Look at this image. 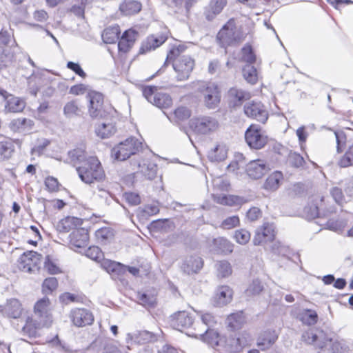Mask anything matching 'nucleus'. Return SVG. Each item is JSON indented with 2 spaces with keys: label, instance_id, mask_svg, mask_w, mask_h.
<instances>
[{
  "label": "nucleus",
  "instance_id": "obj_1",
  "mask_svg": "<svg viewBox=\"0 0 353 353\" xmlns=\"http://www.w3.org/2000/svg\"><path fill=\"white\" fill-rule=\"evenodd\" d=\"M185 48L179 45L172 48L168 53L165 63L172 61L173 68L178 81L187 80L194 66V61L187 55H181Z\"/></svg>",
  "mask_w": 353,
  "mask_h": 353
},
{
  "label": "nucleus",
  "instance_id": "obj_2",
  "mask_svg": "<svg viewBox=\"0 0 353 353\" xmlns=\"http://www.w3.org/2000/svg\"><path fill=\"white\" fill-rule=\"evenodd\" d=\"M77 171L81 180L88 184L100 181L105 176L101 163L93 156H89L83 165L77 167Z\"/></svg>",
  "mask_w": 353,
  "mask_h": 353
},
{
  "label": "nucleus",
  "instance_id": "obj_3",
  "mask_svg": "<svg viewBox=\"0 0 353 353\" xmlns=\"http://www.w3.org/2000/svg\"><path fill=\"white\" fill-rule=\"evenodd\" d=\"M198 92L201 94V101L208 109H215L221 101V91L219 86L213 82H200L198 83Z\"/></svg>",
  "mask_w": 353,
  "mask_h": 353
},
{
  "label": "nucleus",
  "instance_id": "obj_4",
  "mask_svg": "<svg viewBox=\"0 0 353 353\" xmlns=\"http://www.w3.org/2000/svg\"><path fill=\"white\" fill-rule=\"evenodd\" d=\"M142 148V142L134 137H130L119 143L112 150L115 159L125 161L138 153Z\"/></svg>",
  "mask_w": 353,
  "mask_h": 353
},
{
  "label": "nucleus",
  "instance_id": "obj_5",
  "mask_svg": "<svg viewBox=\"0 0 353 353\" xmlns=\"http://www.w3.org/2000/svg\"><path fill=\"white\" fill-rule=\"evenodd\" d=\"M245 34L236 26L234 19H230L217 34V39L223 47L239 43L244 39Z\"/></svg>",
  "mask_w": 353,
  "mask_h": 353
},
{
  "label": "nucleus",
  "instance_id": "obj_6",
  "mask_svg": "<svg viewBox=\"0 0 353 353\" xmlns=\"http://www.w3.org/2000/svg\"><path fill=\"white\" fill-rule=\"evenodd\" d=\"M246 143L250 148L259 150L263 148L268 143V136L262 128L255 124H252L245 132Z\"/></svg>",
  "mask_w": 353,
  "mask_h": 353
},
{
  "label": "nucleus",
  "instance_id": "obj_7",
  "mask_svg": "<svg viewBox=\"0 0 353 353\" xmlns=\"http://www.w3.org/2000/svg\"><path fill=\"white\" fill-rule=\"evenodd\" d=\"M190 125L192 130L198 134H208L214 132L219 128L218 121L210 116L192 119Z\"/></svg>",
  "mask_w": 353,
  "mask_h": 353
},
{
  "label": "nucleus",
  "instance_id": "obj_8",
  "mask_svg": "<svg viewBox=\"0 0 353 353\" xmlns=\"http://www.w3.org/2000/svg\"><path fill=\"white\" fill-rule=\"evenodd\" d=\"M51 303L48 298L43 297L37 301L34 307L35 316L40 321V325L50 327L52 323Z\"/></svg>",
  "mask_w": 353,
  "mask_h": 353
},
{
  "label": "nucleus",
  "instance_id": "obj_9",
  "mask_svg": "<svg viewBox=\"0 0 353 353\" xmlns=\"http://www.w3.org/2000/svg\"><path fill=\"white\" fill-rule=\"evenodd\" d=\"M186 334L190 336L203 341L213 347L221 345V337L214 330L203 327V329L199 328L197 330L196 328L194 327V330H191Z\"/></svg>",
  "mask_w": 353,
  "mask_h": 353
},
{
  "label": "nucleus",
  "instance_id": "obj_10",
  "mask_svg": "<svg viewBox=\"0 0 353 353\" xmlns=\"http://www.w3.org/2000/svg\"><path fill=\"white\" fill-rule=\"evenodd\" d=\"M41 254L34 251L23 253L18 260V268L24 272L32 273L39 270Z\"/></svg>",
  "mask_w": 353,
  "mask_h": 353
},
{
  "label": "nucleus",
  "instance_id": "obj_11",
  "mask_svg": "<svg viewBox=\"0 0 353 353\" xmlns=\"http://www.w3.org/2000/svg\"><path fill=\"white\" fill-rule=\"evenodd\" d=\"M244 112L248 117L256 119L262 123H264L268 118L266 109L259 101L247 102L244 105Z\"/></svg>",
  "mask_w": 353,
  "mask_h": 353
},
{
  "label": "nucleus",
  "instance_id": "obj_12",
  "mask_svg": "<svg viewBox=\"0 0 353 353\" xmlns=\"http://www.w3.org/2000/svg\"><path fill=\"white\" fill-rule=\"evenodd\" d=\"M70 318L76 327L91 325L94 321L92 313L85 308H74L70 311Z\"/></svg>",
  "mask_w": 353,
  "mask_h": 353
},
{
  "label": "nucleus",
  "instance_id": "obj_13",
  "mask_svg": "<svg viewBox=\"0 0 353 353\" xmlns=\"http://www.w3.org/2000/svg\"><path fill=\"white\" fill-rule=\"evenodd\" d=\"M302 340L320 349L323 348L327 341L325 334L322 330L314 328H310L304 332L302 334Z\"/></svg>",
  "mask_w": 353,
  "mask_h": 353
},
{
  "label": "nucleus",
  "instance_id": "obj_14",
  "mask_svg": "<svg viewBox=\"0 0 353 353\" xmlns=\"http://www.w3.org/2000/svg\"><path fill=\"white\" fill-rule=\"evenodd\" d=\"M275 236V227L270 223H265L259 228L255 232L253 238V243L255 245H259L263 243L272 241Z\"/></svg>",
  "mask_w": 353,
  "mask_h": 353
},
{
  "label": "nucleus",
  "instance_id": "obj_15",
  "mask_svg": "<svg viewBox=\"0 0 353 353\" xmlns=\"http://www.w3.org/2000/svg\"><path fill=\"white\" fill-rule=\"evenodd\" d=\"M193 321L192 316L188 312L179 311L171 316L170 324L174 329L183 332L190 328Z\"/></svg>",
  "mask_w": 353,
  "mask_h": 353
},
{
  "label": "nucleus",
  "instance_id": "obj_16",
  "mask_svg": "<svg viewBox=\"0 0 353 353\" xmlns=\"http://www.w3.org/2000/svg\"><path fill=\"white\" fill-rule=\"evenodd\" d=\"M90 107L89 113L92 118L103 117V112L102 106L103 103V96L101 93L92 91L88 94Z\"/></svg>",
  "mask_w": 353,
  "mask_h": 353
},
{
  "label": "nucleus",
  "instance_id": "obj_17",
  "mask_svg": "<svg viewBox=\"0 0 353 353\" xmlns=\"http://www.w3.org/2000/svg\"><path fill=\"white\" fill-rule=\"evenodd\" d=\"M270 168L266 161L263 159H256L251 161L246 168L248 175L254 179L261 178L268 170Z\"/></svg>",
  "mask_w": 353,
  "mask_h": 353
},
{
  "label": "nucleus",
  "instance_id": "obj_18",
  "mask_svg": "<svg viewBox=\"0 0 353 353\" xmlns=\"http://www.w3.org/2000/svg\"><path fill=\"white\" fill-rule=\"evenodd\" d=\"M138 172L148 180L154 179L157 174V165L149 159H142L137 163Z\"/></svg>",
  "mask_w": 353,
  "mask_h": 353
},
{
  "label": "nucleus",
  "instance_id": "obj_19",
  "mask_svg": "<svg viewBox=\"0 0 353 353\" xmlns=\"http://www.w3.org/2000/svg\"><path fill=\"white\" fill-rule=\"evenodd\" d=\"M203 265V261L201 257L190 256L184 259L181 268L184 273L190 275L198 273Z\"/></svg>",
  "mask_w": 353,
  "mask_h": 353
},
{
  "label": "nucleus",
  "instance_id": "obj_20",
  "mask_svg": "<svg viewBox=\"0 0 353 353\" xmlns=\"http://www.w3.org/2000/svg\"><path fill=\"white\" fill-rule=\"evenodd\" d=\"M210 248L214 253L228 254L232 252L234 245L225 238L218 237L212 239Z\"/></svg>",
  "mask_w": 353,
  "mask_h": 353
},
{
  "label": "nucleus",
  "instance_id": "obj_21",
  "mask_svg": "<svg viewBox=\"0 0 353 353\" xmlns=\"http://www.w3.org/2000/svg\"><path fill=\"white\" fill-rule=\"evenodd\" d=\"M232 290L227 286L219 287L214 296L213 302L216 306L222 307L229 303L232 298Z\"/></svg>",
  "mask_w": 353,
  "mask_h": 353
},
{
  "label": "nucleus",
  "instance_id": "obj_22",
  "mask_svg": "<svg viewBox=\"0 0 353 353\" xmlns=\"http://www.w3.org/2000/svg\"><path fill=\"white\" fill-rule=\"evenodd\" d=\"M137 37V32L133 30H125L118 43L119 52H127L133 46Z\"/></svg>",
  "mask_w": 353,
  "mask_h": 353
},
{
  "label": "nucleus",
  "instance_id": "obj_23",
  "mask_svg": "<svg viewBox=\"0 0 353 353\" xmlns=\"http://www.w3.org/2000/svg\"><path fill=\"white\" fill-rule=\"evenodd\" d=\"M228 148L223 143H219L212 148L208 152V158L211 162L224 161L228 157Z\"/></svg>",
  "mask_w": 353,
  "mask_h": 353
},
{
  "label": "nucleus",
  "instance_id": "obj_24",
  "mask_svg": "<svg viewBox=\"0 0 353 353\" xmlns=\"http://www.w3.org/2000/svg\"><path fill=\"white\" fill-rule=\"evenodd\" d=\"M278 335L274 330H267L259 336L256 345L261 350L269 349L277 340Z\"/></svg>",
  "mask_w": 353,
  "mask_h": 353
},
{
  "label": "nucleus",
  "instance_id": "obj_25",
  "mask_svg": "<svg viewBox=\"0 0 353 353\" xmlns=\"http://www.w3.org/2000/svg\"><path fill=\"white\" fill-rule=\"evenodd\" d=\"M127 341H132L136 343L144 344L156 340V336L152 332L147 330L137 331L133 334H128Z\"/></svg>",
  "mask_w": 353,
  "mask_h": 353
},
{
  "label": "nucleus",
  "instance_id": "obj_26",
  "mask_svg": "<svg viewBox=\"0 0 353 353\" xmlns=\"http://www.w3.org/2000/svg\"><path fill=\"white\" fill-rule=\"evenodd\" d=\"M25 107V101L12 94H10L6 99L5 111L7 112H20Z\"/></svg>",
  "mask_w": 353,
  "mask_h": 353
},
{
  "label": "nucleus",
  "instance_id": "obj_27",
  "mask_svg": "<svg viewBox=\"0 0 353 353\" xmlns=\"http://www.w3.org/2000/svg\"><path fill=\"white\" fill-rule=\"evenodd\" d=\"M166 39L167 37L163 35L159 37H155L154 35L148 37L142 43L140 48V53L143 54L152 50H155L157 48L162 45Z\"/></svg>",
  "mask_w": 353,
  "mask_h": 353
},
{
  "label": "nucleus",
  "instance_id": "obj_28",
  "mask_svg": "<svg viewBox=\"0 0 353 353\" xmlns=\"http://www.w3.org/2000/svg\"><path fill=\"white\" fill-rule=\"evenodd\" d=\"M22 308L17 299L9 300L4 306L3 312L8 318L19 319L21 316Z\"/></svg>",
  "mask_w": 353,
  "mask_h": 353
},
{
  "label": "nucleus",
  "instance_id": "obj_29",
  "mask_svg": "<svg viewBox=\"0 0 353 353\" xmlns=\"http://www.w3.org/2000/svg\"><path fill=\"white\" fill-rule=\"evenodd\" d=\"M228 95L230 97V103L233 107L239 106L242 103L250 99V94L248 92L235 88L229 90Z\"/></svg>",
  "mask_w": 353,
  "mask_h": 353
},
{
  "label": "nucleus",
  "instance_id": "obj_30",
  "mask_svg": "<svg viewBox=\"0 0 353 353\" xmlns=\"http://www.w3.org/2000/svg\"><path fill=\"white\" fill-rule=\"evenodd\" d=\"M227 3V0H212L205 11V16L208 21L212 20L219 14Z\"/></svg>",
  "mask_w": 353,
  "mask_h": 353
},
{
  "label": "nucleus",
  "instance_id": "obj_31",
  "mask_svg": "<svg viewBox=\"0 0 353 353\" xmlns=\"http://www.w3.org/2000/svg\"><path fill=\"white\" fill-rule=\"evenodd\" d=\"M72 244L77 248L87 245L89 236L88 231L83 228L77 229L70 235Z\"/></svg>",
  "mask_w": 353,
  "mask_h": 353
},
{
  "label": "nucleus",
  "instance_id": "obj_32",
  "mask_svg": "<svg viewBox=\"0 0 353 353\" xmlns=\"http://www.w3.org/2000/svg\"><path fill=\"white\" fill-rule=\"evenodd\" d=\"M83 223L81 219L75 216H67L60 221L58 227L60 231L68 232L80 227Z\"/></svg>",
  "mask_w": 353,
  "mask_h": 353
},
{
  "label": "nucleus",
  "instance_id": "obj_33",
  "mask_svg": "<svg viewBox=\"0 0 353 353\" xmlns=\"http://www.w3.org/2000/svg\"><path fill=\"white\" fill-rule=\"evenodd\" d=\"M63 114L68 119L80 117L82 114V109L77 100H72L67 102L63 106Z\"/></svg>",
  "mask_w": 353,
  "mask_h": 353
},
{
  "label": "nucleus",
  "instance_id": "obj_34",
  "mask_svg": "<svg viewBox=\"0 0 353 353\" xmlns=\"http://www.w3.org/2000/svg\"><path fill=\"white\" fill-rule=\"evenodd\" d=\"M214 201L217 203L229 206H238L242 205L244 203L243 198L241 196L226 194H219L215 196Z\"/></svg>",
  "mask_w": 353,
  "mask_h": 353
},
{
  "label": "nucleus",
  "instance_id": "obj_35",
  "mask_svg": "<svg viewBox=\"0 0 353 353\" xmlns=\"http://www.w3.org/2000/svg\"><path fill=\"white\" fill-rule=\"evenodd\" d=\"M33 125V121L26 118L13 119L10 123V128L12 131L20 132H25L30 130Z\"/></svg>",
  "mask_w": 353,
  "mask_h": 353
},
{
  "label": "nucleus",
  "instance_id": "obj_36",
  "mask_svg": "<svg viewBox=\"0 0 353 353\" xmlns=\"http://www.w3.org/2000/svg\"><path fill=\"white\" fill-rule=\"evenodd\" d=\"M116 132L115 125L112 121H103L99 124L96 128V134L101 139L111 137Z\"/></svg>",
  "mask_w": 353,
  "mask_h": 353
},
{
  "label": "nucleus",
  "instance_id": "obj_37",
  "mask_svg": "<svg viewBox=\"0 0 353 353\" xmlns=\"http://www.w3.org/2000/svg\"><path fill=\"white\" fill-rule=\"evenodd\" d=\"M282 179L283 174L281 172H274L266 179L263 188L267 190L275 191L279 188Z\"/></svg>",
  "mask_w": 353,
  "mask_h": 353
},
{
  "label": "nucleus",
  "instance_id": "obj_38",
  "mask_svg": "<svg viewBox=\"0 0 353 353\" xmlns=\"http://www.w3.org/2000/svg\"><path fill=\"white\" fill-rule=\"evenodd\" d=\"M120 30L119 26L106 28L102 33V39L105 43H114L119 39Z\"/></svg>",
  "mask_w": 353,
  "mask_h": 353
},
{
  "label": "nucleus",
  "instance_id": "obj_39",
  "mask_svg": "<svg viewBox=\"0 0 353 353\" xmlns=\"http://www.w3.org/2000/svg\"><path fill=\"white\" fill-rule=\"evenodd\" d=\"M17 52V44L14 46H0V61L5 64L12 62Z\"/></svg>",
  "mask_w": 353,
  "mask_h": 353
},
{
  "label": "nucleus",
  "instance_id": "obj_40",
  "mask_svg": "<svg viewBox=\"0 0 353 353\" xmlns=\"http://www.w3.org/2000/svg\"><path fill=\"white\" fill-rule=\"evenodd\" d=\"M43 327L46 326L40 325V321L37 323L36 320L28 319L26 324L22 327V331L24 334L29 337H36L37 335V330Z\"/></svg>",
  "mask_w": 353,
  "mask_h": 353
},
{
  "label": "nucleus",
  "instance_id": "obj_41",
  "mask_svg": "<svg viewBox=\"0 0 353 353\" xmlns=\"http://www.w3.org/2000/svg\"><path fill=\"white\" fill-rule=\"evenodd\" d=\"M119 9L125 15H131L139 12L141 5L137 1H125L120 5Z\"/></svg>",
  "mask_w": 353,
  "mask_h": 353
},
{
  "label": "nucleus",
  "instance_id": "obj_42",
  "mask_svg": "<svg viewBox=\"0 0 353 353\" xmlns=\"http://www.w3.org/2000/svg\"><path fill=\"white\" fill-rule=\"evenodd\" d=\"M172 100L169 94L157 92L154 97L152 104L160 109H166L172 105Z\"/></svg>",
  "mask_w": 353,
  "mask_h": 353
},
{
  "label": "nucleus",
  "instance_id": "obj_43",
  "mask_svg": "<svg viewBox=\"0 0 353 353\" xmlns=\"http://www.w3.org/2000/svg\"><path fill=\"white\" fill-rule=\"evenodd\" d=\"M190 115V110L186 107L181 106L174 111L173 117L167 115V117L171 122L179 123L189 119Z\"/></svg>",
  "mask_w": 353,
  "mask_h": 353
},
{
  "label": "nucleus",
  "instance_id": "obj_44",
  "mask_svg": "<svg viewBox=\"0 0 353 353\" xmlns=\"http://www.w3.org/2000/svg\"><path fill=\"white\" fill-rule=\"evenodd\" d=\"M228 326L232 330H237L241 327L245 321L243 312L234 313L228 316L227 319Z\"/></svg>",
  "mask_w": 353,
  "mask_h": 353
},
{
  "label": "nucleus",
  "instance_id": "obj_45",
  "mask_svg": "<svg viewBox=\"0 0 353 353\" xmlns=\"http://www.w3.org/2000/svg\"><path fill=\"white\" fill-rule=\"evenodd\" d=\"M14 150V145L11 141L0 142V161L10 159Z\"/></svg>",
  "mask_w": 353,
  "mask_h": 353
},
{
  "label": "nucleus",
  "instance_id": "obj_46",
  "mask_svg": "<svg viewBox=\"0 0 353 353\" xmlns=\"http://www.w3.org/2000/svg\"><path fill=\"white\" fill-rule=\"evenodd\" d=\"M68 157L70 161L74 164L79 163H81V165H83L86 159L88 158L85 150L82 148H76L68 152Z\"/></svg>",
  "mask_w": 353,
  "mask_h": 353
},
{
  "label": "nucleus",
  "instance_id": "obj_47",
  "mask_svg": "<svg viewBox=\"0 0 353 353\" xmlns=\"http://www.w3.org/2000/svg\"><path fill=\"white\" fill-rule=\"evenodd\" d=\"M248 341L244 337L232 338L228 341V350L230 352H240L248 345Z\"/></svg>",
  "mask_w": 353,
  "mask_h": 353
},
{
  "label": "nucleus",
  "instance_id": "obj_48",
  "mask_svg": "<svg viewBox=\"0 0 353 353\" xmlns=\"http://www.w3.org/2000/svg\"><path fill=\"white\" fill-rule=\"evenodd\" d=\"M243 76L250 83L254 84L257 81V72L256 68L250 64H248L243 68Z\"/></svg>",
  "mask_w": 353,
  "mask_h": 353
},
{
  "label": "nucleus",
  "instance_id": "obj_49",
  "mask_svg": "<svg viewBox=\"0 0 353 353\" xmlns=\"http://www.w3.org/2000/svg\"><path fill=\"white\" fill-rule=\"evenodd\" d=\"M85 255L97 262H101L104 259V255L101 250L97 246L90 247L87 250Z\"/></svg>",
  "mask_w": 353,
  "mask_h": 353
},
{
  "label": "nucleus",
  "instance_id": "obj_50",
  "mask_svg": "<svg viewBox=\"0 0 353 353\" xmlns=\"http://www.w3.org/2000/svg\"><path fill=\"white\" fill-rule=\"evenodd\" d=\"M239 224V217L236 215H233L223 219L220 225V228L223 230H231L237 227Z\"/></svg>",
  "mask_w": 353,
  "mask_h": 353
},
{
  "label": "nucleus",
  "instance_id": "obj_51",
  "mask_svg": "<svg viewBox=\"0 0 353 353\" xmlns=\"http://www.w3.org/2000/svg\"><path fill=\"white\" fill-rule=\"evenodd\" d=\"M250 233L245 229H240L235 231L234 238L235 241L241 244L245 245L250 240Z\"/></svg>",
  "mask_w": 353,
  "mask_h": 353
},
{
  "label": "nucleus",
  "instance_id": "obj_52",
  "mask_svg": "<svg viewBox=\"0 0 353 353\" xmlns=\"http://www.w3.org/2000/svg\"><path fill=\"white\" fill-rule=\"evenodd\" d=\"M216 265L219 276L227 277L232 274V267L227 261H219Z\"/></svg>",
  "mask_w": 353,
  "mask_h": 353
},
{
  "label": "nucleus",
  "instance_id": "obj_53",
  "mask_svg": "<svg viewBox=\"0 0 353 353\" xmlns=\"http://www.w3.org/2000/svg\"><path fill=\"white\" fill-rule=\"evenodd\" d=\"M44 268L50 274H56L61 272L55 261L49 255H47L44 261Z\"/></svg>",
  "mask_w": 353,
  "mask_h": 353
},
{
  "label": "nucleus",
  "instance_id": "obj_54",
  "mask_svg": "<svg viewBox=\"0 0 353 353\" xmlns=\"http://www.w3.org/2000/svg\"><path fill=\"white\" fill-rule=\"evenodd\" d=\"M272 252L278 256H288L290 254L288 246L283 245L280 241H274L271 247Z\"/></svg>",
  "mask_w": 353,
  "mask_h": 353
},
{
  "label": "nucleus",
  "instance_id": "obj_55",
  "mask_svg": "<svg viewBox=\"0 0 353 353\" xmlns=\"http://www.w3.org/2000/svg\"><path fill=\"white\" fill-rule=\"evenodd\" d=\"M244 165L242 154H238L235 157V159L231 161L228 165L227 170L230 172L237 174L238 170Z\"/></svg>",
  "mask_w": 353,
  "mask_h": 353
},
{
  "label": "nucleus",
  "instance_id": "obj_56",
  "mask_svg": "<svg viewBox=\"0 0 353 353\" xmlns=\"http://www.w3.org/2000/svg\"><path fill=\"white\" fill-rule=\"evenodd\" d=\"M263 290V285L259 279H254L249 285L245 292L248 296L259 294Z\"/></svg>",
  "mask_w": 353,
  "mask_h": 353
},
{
  "label": "nucleus",
  "instance_id": "obj_57",
  "mask_svg": "<svg viewBox=\"0 0 353 353\" xmlns=\"http://www.w3.org/2000/svg\"><path fill=\"white\" fill-rule=\"evenodd\" d=\"M58 286V281L56 278L50 277L44 280L42 285L43 292L45 294L52 292L57 289Z\"/></svg>",
  "mask_w": 353,
  "mask_h": 353
},
{
  "label": "nucleus",
  "instance_id": "obj_58",
  "mask_svg": "<svg viewBox=\"0 0 353 353\" xmlns=\"http://www.w3.org/2000/svg\"><path fill=\"white\" fill-rule=\"evenodd\" d=\"M339 164L342 168L353 165V145L349 147L344 156L340 159Z\"/></svg>",
  "mask_w": 353,
  "mask_h": 353
},
{
  "label": "nucleus",
  "instance_id": "obj_59",
  "mask_svg": "<svg viewBox=\"0 0 353 353\" xmlns=\"http://www.w3.org/2000/svg\"><path fill=\"white\" fill-rule=\"evenodd\" d=\"M212 184L214 188L221 191H228L230 185L229 181L223 176L214 178Z\"/></svg>",
  "mask_w": 353,
  "mask_h": 353
},
{
  "label": "nucleus",
  "instance_id": "obj_60",
  "mask_svg": "<svg viewBox=\"0 0 353 353\" xmlns=\"http://www.w3.org/2000/svg\"><path fill=\"white\" fill-rule=\"evenodd\" d=\"M318 316L316 312L313 310H306L302 314L301 320L303 323L307 325H313L316 323Z\"/></svg>",
  "mask_w": 353,
  "mask_h": 353
},
{
  "label": "nucleus",
  "instance_id": "obj_61",
  "mask_svg": "<svg viewBox=\"0 0 353 353\" xmlns=\"http://www.w3.org/2000/svg\"><path fill=\"white\" fill-rule=\"evenodd\" d=\"M241 59L249 63H252L255 61L256 57L254 54L250 46H245L241 50Z\"/></svg>",
  "mask_w": 353,
  "mask_h": 353
},
{
  "label": "nucleus",
  "instance_id": "obj_62",
  "mask_svg": "<svg viewBox=\"0 0 353 353\" xmlns=\"http://www.w3.org/2000/svg\"><path fill=\"white\" fill-rule=\"evenodd\" d=\"M137 299L139 303L143 306H152L155 303V298L146 293L138 292Z\"/></svg>",
  "mask_w": 353,
  "mask_h": 353
},
{
  "label": "nucleus",
  "instance_id": "obj_63",
  "mask_svg": "<svg viewBox=\"0 0 353 353\" xmlns=\"http://www.w3.org/2000/svg\"><path fill=\"white\" fill-rule=\"evenodd\" d=\"M15 44H17L15 40L8 32H0V46H14Z\"/></svg>",
  "mask_w": 353,
  "mask_h": 353
},
{
  "label": "nucleus",
  "instance_id": "obj_64",
  "mask_svg": "<svg viewBox=\"0 0 353 353\" xmlns=\"http://www.w3.org/2000/svg\"><path fill=\"white\" fill-rule=\"evenodd\" d=\"M201 319L203 324L201 325V329L203 327L210 328V327L213 326L216 323V318L211 313H203L201 314Z\"/></svg>",
  "mask_w": 353,
  "mask_h": 353
}]
</instances>
